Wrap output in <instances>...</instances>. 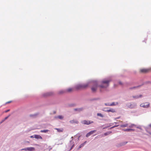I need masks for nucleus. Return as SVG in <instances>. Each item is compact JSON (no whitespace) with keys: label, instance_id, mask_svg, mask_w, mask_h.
<instances>
[{"label":"nucleus","instance_id":"obj_1","mask_svg":"<svg viewBox=\"0 0 151 151\" xmlns=\"http://www.w3.org/2000/svg\"><path fill=\"white\" fill-rule=\"evenodd\" d=\"M88 85V83L84 84H79L77 85L75 87L76 90H78L82 88H86Z\"/></svg>","mask_w":151,"mask_h":151},{"label":"nucleus","instance_id":"obj_2","mask_svg":"<svg viewBox=\"0 0 151 151\" xmlns=\"http://www.w3.org/2000/svg\"><path fill=\"white\" fill-rule=\"evenodd\" d=\"M110 81L108 80H104L102 81V83L103 85L100 86L101 88H106L109 85V83Z\"/></svg>","mask_w":151,"mask_h":151},{"label":"nucleus","instance_id":"obj_3","mask_svg":"<svg viewBox=\"0 0 151 151\" xmlns=\"http://www.w3.org/2000/svg\"><path fill=\"white\" fill-rule=\"evenodd\" d=\"M151 70V68H142L140 69L139 72L142 73H147L149 72Z\"/></svg>","mask_w":151,"mask_h":151},{"label":"nucleus","instance_id":"obj_4","mask_svg":"<svg viewBox=\"0 0 151 151\" xmlns=\"http://www.w3.org/2000/svg\"><path fill=\"white\" fill-rule=\"evenodd\" d=\"M140 106L145 108H147L150 106V104L146 102L141 104Z\"/></svg>","mask_w":151,"mask_h":151},{"label":"nucleus","instance_id":"obj_5","mask_svg":"<svg viewBox=\"0 0 151 151\" xmlns=\"http://www.w3.org/2000/svg\"><path fill=\"white\" fill-rule=\"evenodd\" d=\"M93 122L92 121L84 120L82 121L81 123L84 124L88 125Z\"/></svg>","mask_w":151,"mask_h":151},{"label":"nucleus","instance_id":"obj_6","mask_svg":"<svg viewBox=\"0 0 151 151\" xmlns=\"http://www.w3.org/2000/svg\"><path fill=\"white\" fill-rule=\"evenodd\" d=\"M35 148L33 147H26L23 149H22L21 150H28L29 151H34L35 150Z\"/></svg>","mask_w":151,"mask_h":151},{"label":"nucleus","instance_id":"obj_7","mask_svg":"<svg viewBox=\"0 0 151 151\" xmlns=\"http://www.w3.org/2000/svg\"><path fill=\"white\" fill-rule=\"evenodd\" d=\"M98 85L97 83L94 84L93 86L91 87V89L92 92H95L97 88Z\"/></svg>","mask_w":151,"mask_h":151},{"label":"nucleus","instance_id":"obj_8","mask_svg":"<svg viewBox=\"0 0 151 151\" xmlns=\"http://www.w3.org/2000/svg\"><path fill=\"white\" fill-rule=\"evenodd\" d=\"M96 131V130H94L93 131H91L88 133H87L86 134V136L87 137H88L91 134H93L94 133H95Z\"/></svg>","mask_w":151,"mask_h":151},{"label":"nucleus","instance_id":"obj_9","mask_svg":"<svg viewBox=\"0 0 151 151\" xmlns=\"http://www.w3.org/2000/svg\"><path fill=\"white\" fill-rule=\"evenodd\" d=\"M74 91V89L72 88H69L66 89V91L67 92H71Z\"/></svg>","mask_w":151,"mask_h":151},{"label":"nucleus","instance_id":"obj_10","mask_svg":"<svg viewBox=\"0 0 151 151\" xmlns=\"http://www.w3.org/2000/svg\"><path fill=\"white\" fill-rule=\"evenodd\" d=\"M106 111H107L108 112H111L112 113H114L115 112V111L114 109L111 108V109H107L106 110Z\"/></svg>","mask_w":151,"mask_h":151},{"label":"nucleus","instance_id":"obj_11","mask_svg":"<svg viewBox=\"0 0 151 151\" xmlns=\"http://www.w3.org/2000/svg\"><path fill=\"white\" fill-rule=\"evenodd\" d=\"M124 131L126 132H131L132 131H134V130L133 129H125L123 130Z\"/></svg>","mask_w":151,"mask_h":151},{"label":"nucleus","instance_id":"obj_12","mask_svg":"<svg viewBox=\"0 0 151 151\" xmlns=\"http://www.w3.org/2000/svg\"><path fill=\"white\" fill-rule=\"evenodd\" d=\"M34 137L35 138L37 139H42V138L41 137V136L40 135H34Z\"/></svg>","mask_w":151,"mask_h":151},{"label":"nucleus","instance_id":"obj_13","mask_svg":"<svg viewBox=\"0 0 151 151\" xmlns=\"http://www.w3.org/2000/svg\"><path fill=\"white\" fill-rule=\"evenodd\" d=\"M55 129H56L58 132H63V128H55Z\"/></svg>","mask_w":151,"mask_h":151},{"label":"nucleus","instance_id":"obj_14","mask_svg":"<svg viewBox=\"0 0 151 151\" xmlns=\"http://www.w3.org/2000/svg\"><path fill=\"white\" fill-rule=\"evenodd\" d=\"M105 104L106 106H114L115 105V104L114 102H113L110 104Z\"/></svg>","mask_w":151,"mask_h":151},{"label":"nucleus","instance_id":"obj_15","mask_svg":"<svg viewBox=\"0 0 151 151\" xmlns=\"http://www.w3.org/2000/svg\"><path fill=\"white\" fill-rule=\"evenodd\" d=\"M142 96L141 95H140L139 96H133V98H134L135 99H137L138 98H139L140 97H141Z\"/></svg>","mask_w":151,"mask_h":151},{"label":"nucleus","instance_id":"obj_16","mask_svg":"<svg viewBox=\"0 0 151 151\" xmlns=\"http://www.w3.org/2000/svg\"><path fill=\"white\" fill-rule=\"evenodd\" d=\"M128 124H122L121 125V127H128Z\"/></svg>","mask_w":151,"mask_h":151},{"label":"nucleus","instance_id":"obj_17","mask_svg":"<svg viewBox=\"0 0 151 151\" xmlns=\"http://www.w3.org/2000/svg\"><path fill=\"white\" fill-rule=\"evenodd\" d=\"M111 132H106V133H105L104 134V136H106L107 135L109 134H110L111 133Z\"/></svg>","mask_w":151,"mask_h":151},{"label":"nucleus","instance_id":"obj_18","mask_svg":"<svg viewBox=\"0 0 151 151\" xmlns=\"http://www.w3.org/2000/svg\"><path fill=\"white\" fill-rule=\"evenodd\" d=\"M49 131L48 130H42L40 131V132H44V133H46L47 132Z\"/></svg>","mask_w":151,"mask_h":151},{"label":"nucleus","instance_id":"obj_19","mask_svg":"<svg viewBox=\"0 0 151 151\" xmlns=\"http://www.w3.org/2000/svg\"><path fill=\"white\" fill-rule=\"evenodd\" d=\"M86 142V141L84 143L81 145L79 147V148H81V147H83L84 145H85V143Z\"/></svg>","mask_w":151,"mask_h":151},{"label":"nucleus","instance_id":"obj_20","mask_svg":"<svg viewBox=\"0 0 151 151\" xmlns=\"http://www.w3.org/2000/svg\"><path fill=\"white\" fill-rule=\"evenodd\" d=\"M52 94H53V93L51 92H49V93H47V96H51V95H52Z\"/></svg>","mask_w":151,"mask_h":151},{"label":"nucleus","instance_id":"obj_21","mask_svg":"<svg viewBox=\"0 0 151 151\" xmlns=\"http://www.w3.org/2000/svg\"><path fill=\"white\" fill-rule=\"evenodd\" d=\"M57 118L60 119H62L63 118V117L62 116L60 115L58 116Z\"/></svg>","mask_w":151,"mask_h":151},{"label":"nucleus","instance_id":"obj_22","mask_svg":"<svg viewBox=\"0 0 151 151\" xmlns=\"http://www.w3.org/2000/svg\"><path fill=\"white\" fill-rule=\"evenodd\" d=\"M97 115L98 116H100L101 117H103V115L101 113H98L97 114Z\"/></svg>","mask_w":151,"mask_h":151},{"label":"nucleus","instance_id":"obj_23","mask_svg":"<svg viewBox=\"0 0 151 151\" xmlns=\"http://www.w3.org/2000/svg\"><path fill=\"white\" fill-rule=\"evenodd\" d=\"M75 111H81L82 110V109H75Z\"/></svg>","mask_w":151,"mask_h":151},{"label":"nucleus","instance_id":"obj_24","mask_svg":"<svg viewBox=\"0 0 151 151\" xmlns=\"http://www.w3.org/2000/svg\"><path fill=\"white\" fill-rule=\"evenodd\" d=\"M135 126V125L134 124H132L130 125L129 126V127H133L134 126Z\"/></svg>","mask_w":151,"mask_h":151},{"label":"nucleus","instance_id":"obj_25","mask_svg":"<svg viewBox=\"0 0 151 151\" xmlns=\"http://www.w3.org/2000/svg\"><path fill=\"white\" fill-rule=\"evenodd\" d=\"M65 92L63 91H61L59 92V93L62 94L64 93Z\"/></svg>","mask_w":151,"mask_h":151},{"label":"nucleus","instance_id":"obj_26","mask_svg":"<svg viewBox=\"0 0 151 151\" xmlns=\"http://www.w3.org/2000/svg\"><path fill=\"white\" fill-rule=\"evenodd\" d=\"M10 115H9L8 116H7L5 118H4V119L3 121H4L6 119H7L10 116Z\"/></svg>","mask_w":151,"mask_h":151},{"label":"nucleus","instance_id":"obj_27","mask_svg":"<svg viewBox=\"0 0 151 151\" xmlns=\"http://www.w3.org/2000/svg\"><path fill=\"white\" fill-rule=\"evenodd\" d=\"M70 122L71 123H73L75 122V121L74 120H72L70 121Z\"/></svg>","mask_w":151,"mask_h":151},{"label":"nucleus","instance_id":"obj_28","mask_svg":"<svg viewBox=\"0 0 151 151\" xmlns=\"http://www.w3.org/2000/svg\"><path fill=\"white\" fill-rule=\"evenodd\" d=\"M12 102V101H8V102H6V104H9V103H11Z\"/></svg>","mask_w":151,"mask_h":151},{"label":"nucleus","instance_id":"obj_29","mask_svg":"<svg viewBox=\"0 0 151 151\" xmlns=\"http://www.w3.org/2000/svg\"><path fill=\"white\" fill-rule=\"evenodd\" d=\"M139 87V86H138L137 87H132V88H131L130 89H133V88H137V87Z\"/></svg>","mask_w":151,"mask_h":151},{"label":"nucleus","instance_id":"obj_30","mask_svg":"<svg viewBox=\"0 0 151 151\" xmlns=\"http://www.w3.org/2000/svg\"><path fill=\"white\" fill-rule=\"evenodd\" d=\"M78 121H75V122H74V123H76V124H78Z\"/></svg>","mask_w":151,"mask_h":151},{"label":"nucleus","instance_id":"obj_31","mask_svg":"<svg viewBox=\"0 0 151 151\" xmlns=\"http://www.w3.org/2000/svg\"><path fill=\"white\" fill-rule=\"evenodd\" d=\"M35 115H30V116H35Z\"/></svg>","mask_w":151,"mask_h":151},{"label":"nucleus","instance_id":"obj_32","mask_svg":"<svg viewBox=\"0 0 151 151\" xmlns=\"http://www.w3.org/2000/svg\"><path fill=\"white\" fill-rule=\"evenodd\" d=\"M9 111V110H8L6 111H5V112H8V111Z\"/></svg>","mask_w":151,"mask_h":151},{"label":"nucleus","instance_id":"obj_33","mask_svg":"<svg viewBox=\"0 0 151 151\" xmlns=\"http://www.w3.org/2000/svg\"><path fill=\"white\" fill-rule=\"evenodd\" d=\"M116 127V126H114L113 127H111L110 128H114Z\"/></svg>","mask_w":151,"mask_h":151},{"label":"nucleus","instance_id":"obj_34","mask_svg":"<svg viewBox=\"0 0 151 151\" xmlns=\"http://www.w3.org/2000/svg\"><path fill=\"white\" fill-rule=\"evenodd\" d=\"M119 83L121 85L122 84V83L120 82H119Z\"/></svg>","mask_w":151,"mask_h":151},{"label":"nucleus","instance_id":"obj_35","mask_svg":"<svg viewBox=\"0 0 151 151\" xmlns=\"http://www.w3.org/2000/svg\"><path fill=\"white\" fill-rule=\"evenodd\" d=\"M30 138H32V137H33V136H30Z\"/></svg>","mask_w":151,"mask_h":151},{"label":"nucleus","instance_id":"obj_36","mask_svg":"<svg viewBox=\"0 0 151 151\" xmlns=\"http://www.w3.org/2000/svg\"><path fill=\"white\" fill-rule=\"evenodd\" d=\"M119 118V117H117L116 118V119H118Z\"/></svg>","mask_w":151,"mask_h":151},{"label":"nucleus","instance_id":"obj_37","mask_svg":"<svg viewBox=\"0 0 151 151\" xmlns=\"http://www.w3.org/2000/svg\"><path fill=\"white\" fill-rule=\"evenodd\" d=\"M150 127H151V124L150 125Z\"/></svg>","mask_w":151,"mask_h":151},{"label":"nucleus","instance_id":"obj_38","mask_svg":"<svg viewBox=\"0 0 151 151\" xmlns=\"http://www.w3.org/2000/svg\"><path fill=\"white\" fill-rule=\"evenodd\" d=\"M27 143H29V142H27Z\"/></svg>","mask_w":151,"mask_h":151}]
</instances>
